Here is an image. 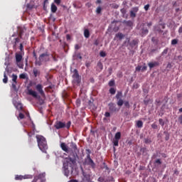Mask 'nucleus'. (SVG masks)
<instances>
[{
    "mask_svg": "<svg viewBox=\"0 0 182 182\" xmlns=\"http://www.w3.org/2000/svg\"><path fill=\"white\" fill-rule=\"evenodd\" d=\"M98 181H99V182H107V181H109V180L107 179V178L105 177V176H100V177L98 178Z\"/></svg>",
    "mask_w": 182,
    "mask_h": 182,
    "instance_id": "bb28decb",
    "label": "nucleus"
},
{
    "mask_svg": "<svg viewBox=\"0 0 182 182\" xmlns=\"http://www.w3.org/2000/svg\"><path fill=\"white\" fill-rule=\"evenodd\" d=\"M145 11H149V9L150 8V4H146L144 6Z\"/></svg>",
    "mask_w": 182,
    "mask_h": 182,
    "instance_id": "4d7b16f0",
    "label": "nucleus"
},
{
    "mask_svg": "<svg viewBox=\"0 0 182 182\" xmlns=\"http://www.w3.org/2000/svg\"><path fill=\"white\" fill-rule=\"evenodd\" d=\"M73 85H80V82H82V79L80 78V76L79 75V72L77 70L75 69L73 71Z\"/></svg>",
    "mask_w": 182,
    "mask_h": 182,
    "instance_id": "20e7f679",
    "label": "nucleus"
},
{
    "mask_svg": "<svg viewBox=\"0 0 182 182\" xmlns=\"http://www.w3.org/2000/svg\"><path fill=\"white\" fill-rule=\"evenodd\" d=\"M156 106H160L161 105V101L160 100H156Z\"/></svg>",
    "mask_w": 182,
    "mask_h": 182,
    "instance_id": "3c124183",
    "label": "nucleus"
},
{
    "mask_svg": "<svg viewBox=\"0 0 182 182\" xmlns=\"http://www.w3.org/2000/svg\"><path fill=\"white\" fill-rule=\"evenodd\" d=\"M85 153L87 154V160H92V159L90 158L92 151H90V149H86Z\"/></svg>",
    "mask_w": 182,
    "mask_h": 182,
    "instance_id": "b1692460",
    "label": "nucleus"
},
{
    "mask_svg": "<svg viewBox=\"0 0 182 182\" xmlns=\"http://www.w3.org/2000/svg\"><path fill=\"white\" fill-rule=\"evenodd\" d=\"M120 12L122 14V15H126V12H127L126 9H122L120 10Z\"/></svg>",
    "mask_w": 182,
    "mask_h": 182,
    "instance_id": "603ef678",
    "label": "nucleus"
},
{
    "mask_svg": "<svg viewBox=\"0 0 182 182\" xmlns=\"http://www.w3.org/2000/svg\"><path fill=\"white\" fill-rule=\"evenodd\" d=\"M19 42H20L19 38H14V48H16V44L19 43Z\"/></svg>",
    "mask_w": 182,
    "mask_h": 182,
    "instance_id": "72a5a7b5",
    "label": "nucleus"
},
{
    "mask_svg": "<svg viewBox=\"0 0 182 182\" xmlns=\"http://www.w3.org/2000/svg\"><path fill=\"white\" fill-rule=\"evenodd\" d=\"M65 126H66V124L65 122L57 121L54 125V127L57 130H59L60 129H65Z\"/></svg>",
    "mask_w": 182,
    "mask_h": 182,
    "instance_id": "9d476101",
    "label": "nucleus"
},
{
    "mask_svg": "<svg viewBox=\"0 0 182 182\" xmlns=\"http://www.w3.org/2000/svg\"><path fill=\"white\" fill-rule=\"evenodd\" d=\"M100 55L101 56V58H106V53L105 51H100Z\"/></svg>",
    "mask_w": 182,
    "mask_h": 182,
    "instance_id": "a19ab883",
    "label": "nucleus"
},
{
    "mask_svg": "<svg viewBox=\"0 0 182 182\" xmlns=\"http://www.w3.org/2000/svg\"><path fill=\"white\" fill-rule=\"evenodd\" d=\"M109 93L111 95H115L116 94V89L113 88V87H111L109 89Z\"/></svg>",
    "mask_w": 182,
    "mask_h": 182,
    "instance_id": "c9c22d12",
    "label": "nucleus"
},
{
    "mask_svg": "<svg viewBox=\"0 0 182 182\" xmlns=\"http://www.w3.org/2000/svg\"><path fill=\"white\" fill-rule=\"evenodd\" d=\"M122 137V133L120 132H118L115 134L114 138L113 139L112 143L113 145L115 147H117L119 146V140H120Z\"/></svg>",
    "mask_w": 182,
    "mask_h": 182,
    "instance_id": "1a4fd4ad",
    "label": "nucleus"
},
{
    "mask_svg": "<svg viewBox=\"0 0 182 182\" xmlns=\"http://www.w3.org/2000/svg\"><path fill=\"white\" fill-rule=\"evenodd\" d=\"M123 92L119 91L117 92L115 99H117V105L119 106V107H122L123 105H124L127 109H130V103L129 101H124L123 99Z\"/></svg>",
    "mask_w": 182,
    "mask_h": 182,
    "instance_id": "7ed1b4c3",
    "label": "nucleus"
},
{
    "mask_svg": "<svg viewBox=\"0 0 182 182\" xmlns=\"http://www.w3.org/2000/svg\"><path fill=\"white\" fill-rule=\"evenodd\" d=\"M13 105L16 107V109H17V110H19L20 112H23V106L22 105V103L14 101L13 102Z\"/></svg>",
    "mask_w": 182,
    "mask_h": 182,
    "instance_id": "9b49d317",
    "label": "nucleus"
},
{
    "mask_svg": "<svg viewBox=\"0 0 182 182\" xmlns=\"http://www.w3.org/2000/svg\"><path fill=\"white\" fill-rule=\"evenodd\" d=\"M63 170L64 171V176L69 177L73 174V171L76 170V161L75 160H65L63 162Z\"/></svg>",
    "mask_w": 182,
    "mask_h": 182,
    "instance_id": "f257e3e1",
    "label": "nucleus"
},
{
    "mask_svg": "<svg viewBox=\"0 0 182 182\" xmlns=\"http://www.w3.org/2000/svg\"><path fill=\"white\" fill-rule=\"evenodd\" d=\"M108 85H109V86H110V87H112L116 85V82H114V80H111L109 82Z\"/></svg>",
    "mask_w": 182,
    "mask_h": 182,
    "instance_id": "473e14b6",
    "label": "nucleus"
},
{
    "mask_svg": "<svg viewBox=\"0 0 182 182\" xmlns=\"http://www.w3.org/2000/svg\"><path fill=\"white\" fill-rule=\"evenodd\" d=\"M19 78H20V79H26V75H25V74H23V73L20 74Z\"/></svg>",
    "mask_w": 182,
    "mask_h": 182,
    "instance_id": "a18cd8bd",
    "label": "nucleus"
},
{
    "mask_svg": "<svg viewBox=\"0 0 182 182\" xmlns=\"http://www.w3.org/2000/svg\"><path fill=\"white\" fill-rule=\"evenodd\" d=\"M70 148L72 150H73L74 153H78L79 152V149H77V145H76V144L73 141H72L70 143Z\"/></svg>",
    "mask_w": 182,
    "mask_h": 182,
    "instance_id": "f3484780",
    "label": "nucleus"
},
{
    "mask_svg": "<svg viewBox=\"0 0 182 182\" xmlns=\"http://www.w3.org/2000/svg\"><path fill=\"white\" fill-rule=\"evenodd\" d=\"M141 33L142 35H147V33H149V30L147 28H142Z\"/></svg>",
    "mask_w": 182,
    "mask_h": 182,
    "instance_id": "f704fd0d",
    "label": "nucleus"
},
{
    "mask_svg": "<svg viewBox=\"0 0 182 182\" xmlns=\"http://www.w3.org/2000/svg\"><path fill=\"white\" fill-rule=\"evenodd\" d=\"M113 8H114V9H117V8H119V5L118 4H113Z\"/></svg>",
    "mask_w": 182,
    "mask_h": 182,
    "instance_id": "338daca9",
    "label": "nucleus"
},
{
    "mask_svg": "<svg viewBox=\"0 0 182 182\" xmlns=\"http://www.w3.org/2000/svg\"><path fill=\"white\" fill-rule=\"evenodd\" d=\"M94 45H95V46H99V41H98L97 40H96V41L94 42Z\"/></svg>",
    "mask_w": 182,
    "mask_h": 182,
    "instance_id": "69168bd1",
    "label": "nucleus"
},
{
    "mask_svg": "<svg viewBox=\"0 0 182 182\" xmlns=\"http://www.w3.org/2000/svg\"><path fill=\"white\" fill-rule=\"evenodd\" d=\"M28 95L32 96L33 97H35V99H38V92H36V91H34L32 89H29L28 90Z\"/></svg>",
    "mask_w": 182,
    "mask_h": 182,
    "instance_id": "2eb2a0df",
    "label": "nucleus"
},
{
    "mask_svg": "<svg viewBox=\"0 0 182 182\" xmlns=\"http://www.w3.org/2000/svg\"><path fill=\"white\" fill-rule=\"evenodd\" d=\"M139 12V7H134L132 10L130 11L131 18H136V14Z\"/></svg>",
    "mask_w": 182,
    "mask_h": 182,
    "instance_id": "4468645a",
    "label": "nucleus"
},
{
    "mask_svg": "<svg viewBox=\"0 0 182 182\" xmlns=\"http://www.w3.org/2000/svg\"><path fill=\"white\" fill-rule=\"evenodd\" d=\"M139 84H137V83H134V85H133V89H139Z\"/></svg>",
    "mask_w": 182,
    "mask_h": 182,
    "instance_id": "6e6d98bb",
    "label": "nucleus"
},
{
    "mask_svg": "<svg viewBox=\"0 0 182 182\" xmlns=\"http://www.w3.org/2000/svg\"><path fill=\"white\" fill-rule=\"evenodd\" d=\"M136 127H138V129H141V127H143V121L141 120L136 121Z\"/></svg>",
    "mask_w": 182,
    "mask_h": 182,
    "instance_id": "4be33fe9",
    "label": "nucleus"
},
{
    "mask_svg": "<svg viewBox=\"0 0 182 182\" xmlns=\"http://www.w3.org/2000/svg\"><path fill=\"white\" fill-rule=\"evenodd\" d=\"M116 38H118L119 41H122L123 38H124V34L122 33H118L116 34Z\"/></svg>",
    "mask_w": 182,
    "mask_h": 182,
    "instance_id": "cd10ccee",
    "label": "nucleus"
},
{
    "mask_svg": "<svg viewBox=\"0 0 182 182\" xmlns=\"http://www.w3.org/2000/svg\"><path fill=\"white\" fill-rule=\"evenodd\" d=\"M124 23H125V25H127V26H129V27L133 26V21H124Z\"/></svg>",
    "mask_w": 182,
    "mask_h": 182,
    "instance_id": "c756f323",
    "label": "nucleus"
},
{
    "mask_svg": "<svg viewBox=\"0 0 182 182\" xmlns=\"http://www.w3.org/2000/svg\"><path fill=\"white\" fill-rule=\"evenodd\" d=\"M178 43V39H173L171 41V45H177Z\"/></svg>",
    "mask_w": 182,
    "mask_h": 182,
    "instance_id": "4c0bfd02",
    "label": "nucleus"
},
{
    "mask_svg": "<svg viewBox=\"0 0 182 182\" xmlns=\"http://www.w3.org/2000/svg\"><path fill=\"white\" fill-rule=\"evenodd\" d=\"M46 176V173H40L38 176H34V178L31 182H45L46 181L45 179Z\"/></svg>",
    "mask_w": 182,
    "mask_h": 182,
    "instance_id": "6e6552de",
    "label": "nucleus"
},
{
    "mask_svg": "<svg viewBox=\"0 0 182 182\" xmlns=\"http://www.w3.org/2000/svg\"><path fill=\"white\" fill-rule=\"evenodd\" d=\"M109 110L111 113H117V112L120 111V107H117V105L114 104V102H109L108 104Z\"/></svg>",
    "mask_w": 182,
    "mask_h": 182,
    "instance_id": "0eeeda50",
    "label": "nucleus"
},
{
    "mask_svg": "<svg viewBox=\"0 0 182 182\" xmlns=\"http://www.w3.org/2000/svg\"><path fill=\"white\" fill-rule=\"evenodd\" d=\"M84 36L87 38L90 37V31H89V29L86 28L84 30Z\"/></svg>",
    "mask_w": 182,
    "mask_h": 182,
    "instance_id": "5701e85b",
    "label": "nucleus"
},
{
    "mask_svg": "<svg viewBox=\"0 0 182 182\" xmlns=\"http://www.w3.org/2000/svg\"><path fill=\"white\" fill-rule=\"evenodd\" d=\"M12 77V82H11V87L14 90V92H18L19 89L16 87V85H18V75L15 74H12L11 75Z\"/></svg>",
    "mask_w": 182,
    "mask_h": 182,
    "instance_id": "423d86ee",
    "label": "nucleus"
},
{
    "mask_svg": "<svg viewBox=\"0 0 182 182\" xmlns=\"http://www.w3.org/2000/svg\"><path fill=\"white\" fill-rule=\"evenodd\" d=\"M18 119H21V120H22V119H25V114H22V112H20Z\"/></svg>",
    "mask_w": 182,
    "mask_h": 182,
    "instance_id": "58836bf2",
    "label": "nucleus"
},
{
    "mask_svg": "<svg viewBox=\"0 0 182 182\" xmlns=\"http://www.w3.org/2000/svg\"><path fill=\"white\" fill-rule=\"evenodd\" d=\"M55 4H56L57 5H60V0H54Z\"/></svg>",
    "mask_w": 182,
    "mask_h": 182,
    "instance_id": "680f3d73",
    "label": "nucleus"
},
{
    "mask_svg": "<svg viewBox=\"0 0 182 182\" xmlns=\"http://www.w3.org/2000/svg\"><path fill=\"white\" fill-rule=\"evenodd\" d=\"M151 127H152V129H156L158 128L157 124H152Z\"/></svg>",
    "mask_w": 182,
    "mask_h": 182,
    "instance_id": "bf43d9fd",
    "label": "nucleus"
},
{
    "mask_svg": "<svg viewBox=\"0 0 182 182\" xmlns=\"http://www.w3.org/2000/svg\"><path fill=\"white\" fill-rule=\"evenodd\" d=\"M141 70V66L138 65L137 67H136V72H140Z\"/></svg>",
    "mask_w": 182,
    "mask_h": 182,
    "instance_id": "5fc2aeb1",
    "label": "nucleus"
},
{
    "mask_svg": "<svg viewBox=\"0 0 182 182\" xmlns=\"http://www.w3.org/2000/svg\"><path fill=\"white\" fill-rule=\"evenodd\" d=\"M60 147L63 150V151H65V153H69V147L65 144V142L61 143Z\"/></svg>",
    "mask_w": 182,
    "mask_h": 182,
    "instance_id": "dca6fc26",
    "label": "nucleus"
},
{
    "mask_svg": "<svg viewBox=\"0 0 182 182\" xmlns=\"http://www.w3.org/2000/svg\"><path fill=\"white\" fill-rule=\"evenodd\" d=\"M48 56H49V54H48V53H43L40 55L38 59H40V60H42L43 62V60H46V58H48Z\"/></svg>",
    "mask_w": 182,
    "mask_h": 182,
    "instance_id": "aec40b11",
    "label": "nucleus"
},
{
    "mask_svg": "<svg viewBox=\"0 0 182 182\" xmlns=\"http://www.w3.org/2000/svg\"><path fill=\"white\" fill-rule=\"evenodd\" d=\"M38 148L43 153H46L48 150V143L46 142V139L42 135H36Z\"/></svg>",
    "mask_w": 182,
    "mask_h": 182,
    "instance_id": "f03ea898",
    "label": "nucleus"
},
{
    "mask_svg": "<svg viewBox=\"0 0 182 182\" xmlns=\"http://www.w3.org/2000/svg\"><path fill=\"white\" fill-rule=\"evenodd\" d=\"M82 181L84 182H92V180L90 179V174L87 173L86 172L82 171Z\"/></svg>",
    "mask_w": 182,
    "mask_h": 182,
    "instance_id": "f8f14e48",
    "label": "nucleus"
},
{
    "mask_svg": "<svg viewBox=\"0 0 182 182\" xmlns=\"http://www.w3.org/2000/svg\"><path fill=\"white\" fill-rule=\"evenodd\" d=\"M18 31H19L18 36H19L20 39H22V36H23V33H25V32H26V28L20 27Z\"/></svg>",
    "mask_w": 182,
    "mask_h": 182,
    "instance_id": "a211bd4d",
    "label": "nucleus"
},
{
    "mask_svg": "<svg viewBox=\"0 0 182 182\" xmlns=\"http://www.w3.org/2000/svg\"><path fill=\"white\" fill-rule=\"evenodd\" d=\"M22 59H23L22 53H16V63L20 69H23V63H21L22 62Z\"/></svg>",
    "mask_w": 182,
    "mask_h": 182,
    "instance_id": "39448f33",
    "label": "nucleus"
},
{
    "mask_svg": "<svg viewBox=\"0 0 182 182\" xmlns=\"http://www.w3.org/2000/svg\"><path fill=\"white\" fill-rule=\"evenodd\" d=\"M19 49H20V50H21V53H23V44L20 43Z\"/></svg>",
    "mask_w": 182,
    "mask_h": 182,
    "instance_id": "c03bdc74",
    "label": "nucleus"
},
{
    "mask_svg": "<svg viewBox=\"0 0 182 182\" xmlns=\"http://www.w3.org/2000/svg\"><path fill=\"white\" fill-rule=\"evenodd\" d=\"M33 73L34 75V77H38V76H41V71L38 70L36 68H33Z\"/></svg>",
    "mask_w": 182,
    "mask_h": 182,
    "instance_id": "6ab92c4d",
    "label": "nucleus"
},
{
    "mask_svg": "<svg viewBox=\"0 0 182 182\" xmlns=\"http://www.w3.org/2000/svg\"><path fill=\"white\" fill-rule=\"evenodd\" d=\"M70 124H71V122H68L65 124V127H66V129H70Z\"/></svg>",
    "mask_w": 182,
    "mask_h": 182,
    "instance_id": "8fccbe9b",
    "label": "nucleus"
},
{
    "mask_svg": "<svg viewBox=\"0 0 182 182\" xmlns=\"http://www.w3.org/2000/svg\"><path fill=\"white\" fill-rule=\"evenodd\" d=\"M144 143H146V144H150V143H151V140L149 139V138H146L144 139Z\"/></svg>",
    "mask_w": 182,
    "mask_h": 182,
    "instance_id": "79ce46f5",
    "label": "nucleus"
},
{
    "mask_svg": "<svg viewBox=\"0 0 182 182\" xmlns=\"http://www.w3.org/2000/svg\"><path fill=\"white\" fill-rule=\"evenodd\" d=\"M159 122L161 126H164V121H163V119H159Z\"/></svg>",
    "mask_w": 182,
    "mask_h": 182,
    "instance_id": "09e8293b",
    "label": "nucleus"
},
{
    "mask_svg": "<svg viewBox=\"0 0 182 182\" xmlns=\"http://www.w3.org/2000/svg\"><path fill=\"white\" fill-rule=\"evenodd\" d=\"M36 89L41 96H45V92H43V86L42 85H37L36 86Z\"/></svg>",
    "mask_w": 182,
    "mask_h": 182,
    "instance_id": "ddd939ff",
    "label": "nucleus"
},
{
    "mask_svg": "<svg viewBox=\"0 0 182 182\" xmlns=\"http://www.w3.org/2000/svg\"><path fill=\"white\" fill-rule=\"evenodd\" d=\"M105 117H110V112H106L105 114Z\"/></svg>",
    "mask_w": 182,
    "mask_h": 182,
    "instance_id": "052dcab7",
    "label": "nucleus"
},
{
    "mask_svg": "<svg viewBox=\"0 0 182 182\" xmlns=\"http://www.w3.org/2000/svg\"><path fill=\"white\" fill-rule=\"evenodd\" d=\"M56 11H58V7L54 4H51V12H53V14H55V13H56Z\"/></svg>",
    "mask_w": 182,
    "mask_h": 182,
    "instance_id": "a878e982",
    "label": "nucleus"
},
{
    "mask_svg": "<svg viewBox=\"0 0 182 182\" xmlns=\"http://www.w3.org/2000/svg\"><path fill=\"white\" fill-rule=\"evenodd\" d=\"M33 134H35V133L33 132H28V137H32Z\"/></svg>",
    "mask_w": 182,
    "mask_h": 182,
    "instance_id": "13d9d810",
    "label": "nucleus"
},
{
    "mask_svg": "<svg viewBox=\"0 0 182 182\" xmlns=\"http://www.w3.org/2000/svg\"><path fill=\"white\" fill-rule=\"evenodd\" d=\"M33 58H35L36 60L38 59V55H36V53L35 52V50H33Z\"/></svg>",
    "mask_w": 182,
    "mask_h": 182,
    "instance_id": "e2e57ef3",
    "label": "nucleus"
},
{
    "mask_svg": "<svg viewBox=\"0 0 182 182\" xmlns=\"http://www.w3.org/2000/svg\"><path fill=\"white\" fill-rule=\"evenodd\" d=\"M3 82H4V83H8V76H6V73H4Z\"/></svg>",
    "mask_w": 182,
    "mask_h": 182,
    "instance_id": "2f4dec72",
    "label": "nucleus"
},
{
    "mask_svg": "<svg viewBox=\"0 0 182 182\" xmlns=\"http://www.w3.org/2000/svg\"><path fill=\"white\" fill-rule=\"evenodd\" d=\"M176 97H177V99H181L182 94L181 93L177 94Z\"/></svg>",
    "mask_w": 182,
    "mask_h": 182,
    "instance_id": "0e129e2a",
    "label": "nucleus"
},
{
    "mask_svg": "<svg viewBox=\"0 0 182 182\" xmlns=\"http://www.w3.org/2000/svg\"><path fill=\"white\" fill-rule=\"evenodd\" d=\"M97 67L100 68V69L102 70V69H103V65L102 64V63H97Z\"/></svg>",
    "mask_w": 182,
    "mask_h": 182,
    "instance_id": "864d4df0",
    "label": "nucleus"
},
{
    "mask_svg": "<svg viewBox=\"0 0 182 182\" xmlns=\"http://www.w3.org/2000/svg\"><path fill=\"white\" fill-rule=\"evenodd\" d=\"M80 103H81L80 99H77L75 102L77 107H79L80 106Z\"/></svg>",
    "mask_w": 182,
    "mask_h": 182,
    "instance_id": "ea45409f",
    "label": "nucleus"
},
{
    "mask_svg": "<svg viewBox=\"0 0 182 182\" xmlns=\"http://www.w3.org/2000/svg\"><path fill=\"white\" fill-rule=\"evenodd\" d=\"M104 168L105 169V171H107L108 174H110V168L107 166H105Z\"/></svg>",
    "mask_w": 182,
    "mask_h": 182,
    "instance_id": "49530a36",
    "label": "nucleus"
},
{
    "mask_svg": "<svg viewBox=\"0 0 182 182\" xmlns=\"http://www.w3.org/2000/svg\"><path fill=\"white\" fill-rule=\"evenodd\" d=\"M160 65V63L159 62H154V63H149L148 64V66L151 68V69H153V68H155V66H159Z\"/></svg>",
    "mask_w": 182,
    "mask_h": 182,
    "instance_id": "412c9836",
    "label": "nucleus"
},
{
    "mask_svg": "<svg viewBox=\"0 0 182 182\" xmlns=\"http://www.w3.org/2000/svg\"><path fill=\"white\" fill-rule=\"evenodd\" d=\"M178 33H182V26H181L178 29Z\"/></svg>",
    "mask_w": 182,
    "mask_h": 182,
    "instance_id": "774afa93",
    "label": "nucleus"
},
{
    "mask_svg": "<svg viewBox=\"0 0 182 182\" xmlns=\"http://www.w3.org/2000/svg\"><path fill=\"white\" fill-rule=\"evenodd\" d=\"M154 164H155V166H160V164H161V161L156 160V161H155Z\"/></svg>",
    "mask_w": 182,
    "mask_h": 182,
    "instance_id": "de8ad7c7",
    "label": "nucleus"
},
{
    "mask_svg": "<svg viewBox=\"0 0 182 182\" xmlns=\"http://www.w3.org/2000/svg\"><path fill=\"white\" fill-rule=\"evenodd\" d=\"M25 178H28L26 176H23L22 175H16L15 177V180H23Z\"/></svg>",
    "mask_w": 182,
    "mask_h": 182,
    "instance_id": "393cba45",
    "label": "nucleus"
},
{
    "mask_svg": "<svg viewBox=\"0 0 182 182\" xmlns=\"http://www.w3.org/2000/svg\"><path fill=\"white\" fill-rule=\"evenodd\" d=\"M42 60L41 59L38 60V58L35 61L36 66H42Z\"/></svg>",
    "mask_w": 182,
    "mask_h": 182,
    "instance_id": "c85d7f7f",
    "label": "nucleus"
},
{
    "mask_svg": "<svg viewBox=\"0 0 182 182\" xmlns=\"http://www.w3.org/2000/svg\"><path fill=\"white\" fill-rule=\"evenodd\" d=\"M137 43H139L138 40H133L132 42V45H133V46H136V45H137Z\"/></svg>",
    "mask_w": 182,
    "mask_h": 182,
    "instance_id": "37998d69",
    "label": "nucleus"
},
{
    "mask_svg": "<svg viewBox=\"0 0 182 182\" xmlns=\"http://www.w3.org/2000/svg\"><path fill=\"white\" fill-rule=\"evenodd\" d=\"M87 164L92 167V168H95V162H93V160H88Z\"/></svg>",
    "mask_w": 182,
    "mask_h": 182,
    "instance_id": "7c9ffc66",
    "label": "nucleus"
},
{
    "mask_svg": "<svg viewBox=\"0 0 182 182\" xmlns=\"http://www.w3.org/2000/svg\"><path fill=\"white\" fill-rule=\"evenodd\" d=\"M102 13V7L98 6L96 9V14H97V15H99V14Z\"/></svg>",
    "mask_w": 182,
    "mask_h": 182,
    "instance_id": "e433bc0d",
    "label": "nucleus"
}]
</instances>
